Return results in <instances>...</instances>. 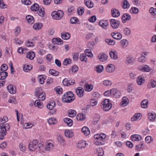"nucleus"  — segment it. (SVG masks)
Listing matches in <instances>:
<instances>
[{
  "mask_svg": "<svg viewBox=\"0 0 156 156\" xmlns=\"http://www.w3.org/2000/svg\"><path fill=\"white\" fill-rule=\"evenodd\" d=\"M144 78L142 76H140L138 77L136 79V82L137 84L139 86L142 85L145 82Z\"/></svg>",
  "mask_w": 156,
  "mask_h": 156,
  "instance_id": "13",
  "label": "nucleus"
},
{
  "mask_svg": "<svg viewBox=\"0 0 156 156\" xmlns=\"http://www.w3.org/2000/svg\"><path fill=\"white\" fill-rule=\"evenodd\" d=\"M148 101L147 100L145 99L142 101L141 102V106L143 108H147V107Z\"/></svg>",
  "mask_w": 156,
  "mask_h": 156,
  "instance_id": "48",
  "label": "nucleus"
},
{
  "mask_svg": "<svg viewBox=\"0 0 156 156\" xmlns=\"http://www.w3.org/2000/svg\"><path fill=\"white\" fill-rule=\"evenodd\" d=\"M148 119L151 122H153L155 120L156 117V115L154 113H149L148 114Z\"/></svg>",
  "mask_w": 156,
  "mask_h": 156,
  "instance_id": "42",
  "label": "nucleus"
},
{
  "mask_svg": "<svg viewBox=\"0 0 156 156\" xmlns=\"http://www.w3.org/2000/svg\"><path fill=\"white\" fill-rule=\"evenodd\" d=\"M138 70L142 72H149L151 70L150 67L147 65H142L139 66Z\"/></svg>",
  "mask_w": 156,
  "mask_h": 156,
  "instance_id": "7",
  "label": "nucleus"
},
{
  "mask_svg": "<svg viewBox=\"0 0 156 156\" xmlns=\"http://www.w3.org/2000/svg\"><path fill=\"white\" fill-rule=\"evenodd\" d=\"M141 114L140 113L136 114L131 118V120L132 121H134L140 120L141 119Z\"/></svg>",
  "mask_w": 156,
  "mask_h": 156,
  "instance_id": "44",
  "label": "nucleus"
},
{
  "mask_svg": "<svg viewBox=\"0 0 156 156\" xmlns=\"http://www.w3.org/2000/svg\"><path fill=\"white\" fill-rule=\"evenodd\" d=\"M84 88L86 91L90 92L92 90L93 86L92 84L86 83L84 85Z\"/></svg>",
  "mask_w": 156,
  "mask_h": 156,
  "instance_id": "45",
  "label": "nucleus"
},
{
  "mask_svg": "<svg viewBox=\"0 0 156 156\" xmlns=\"http://www.w3.org/2000/svg\"><path fill=\"white\" fill-rule=\"evenodd\" d=\"M75 99V97L72 92L69 91L64 94L62 98L63 102H70Z\"/></svg>",
  "mask_w": 156,
  "mask_h": 156,
  "instance_id": "1",
  "label": "nucleus"
},
{
  "mask_svg": "<svg viewBox=\"0 0 156 156\" xmlns=\"http://www.w3.org/2000/svg\"><path fill=\"white\" fill-rule=\"evenodd\" d=\"M55 102L52 101L48 103L47 105V108L50 110L53 109V108L55 106Z\"/></svg>",
  "mask_w": 156,
  "mask_h": 156,
  "instance_id": "46",
  "label": "nucleus"
},
{
  "mask_svg": "<svg viewBox=\"0 0 156 156\" xmlns=\"http://www.w3.org/2000/svg\"><path fill=\"white\" fill-rule=\"evenodd\" d=\"M103 84L105 86H110L112 84V81L109 80H105L103 81Z\"/></svg>",
  "mask_w": 156,
  "mask_h": 156,
  "instance_id": "47",
  "label": "nucleus"
},
{
  "mask_svg": "<svg viewBox=\"0 0 156 156\" xmlns=\"http://www.w3.org/2000/svg\"><path fill=\"white\" fill-rule=\"evenodd\" d=\"M46 151H50L52 150L54 146L53 142L51 140H48L45 142Z\"/></svg>",
  "mask_w": 156,
  "mask_h": 156,
  "instance_id": "8",
  "label": "nucleus"
},
{
  "mask_svg": "<svg viewBox=\"0 0 156 156\" xmlns=\"http://www.w3.org/2000/svg\"><path fill=\"white\" fill-rule=\"evenodd\" d=\"M134 61V59L133 57L129 56L126 58L125 63L127 65L133 63Z\"/></svg>",
  "mask_w": 156,
  "mask_h": 156,
  "instance_id": "35",
  "label": "nucleus"
},
{
  "mask_svg": "<svg viewBox=\"0 0 156 156\" xmlns=\"http://www.w3.org/2000/svg\"><path fill=\"white\" fill-rule=\"evenodd\" d=\"M132 140L133 142L141 140V137L138 134H134L132 135L131 137Z\"/></svg>",
  "mask_w": 156,
  "mask_h": 156,
  "instance_id": "26",
  "label": "nucleus"
},
{
  "mask_svg": "<svg viewBox=\"0 0 156 156\" xmlns=\"http://www.w3.org/2000/svg\"><path fill=\"white\" fill-rule=\"evenodd\" d=\"M36 95L38 97L39 100L43 101L46 98V94L45 93L42 91L41 88L37 87L35 90Z\"/></svg>",
  "mask_w": 156,
  "mask_h": 156,
  "instance_id": "2",
  "label": "nucleus"
},
{
  "mask_svg": "<svg viewBox=\"0 0 156 156\" xmlns=\"http://www.w3.org/2000/svg\"><path fill=\"white\" fill-rule=\"evenodd\" d=\"M129 41L127 39H122L120 41V45L122 48H125L129 45Z\"/></svg>",
  "mask_w": 156,
  "mask_h": 156,
  "instance_id": "18",
  "label": "nucleus"
},
{
  "mask_svg": "<svg viewBox=\"0 0 156 156\" xmlns=\"http://www.w3.org/2000/svg\"><path fill=\"white\" fill-rule=\"evenodd\" d=\"M81 131L85 136L89 135L90 133V129L88 127L86 126H84L82 128Z\"/></svg>",
  "mask_w": 156,
  "mask_h": 156,
  "instance_id": "29",
  "label": "nucleus"
},
{
  "mask_svg": "<svg viewBox=\"0 0 156 156\" xmlns=\"http://www.w3.org/2000/svg\"><path fill=\"white\" fill-rule=\"evenodd\" d=\"M20 150L23 152H25L26 151V147L25 145L22 143H21L20 144L19 146Z\"/></svg>",
  "mask_w": 156,
  "mask_h": 156,
  "instance_id": "60",
  "label": "nucleus"
},
{
  "mask_svg": "<svg viewBox=\"0 0 156 156\" xmlns=\"http://www.w3.org/2000/svg\"><path fill=\"white\" fill-rule=\"evenodd\" d=\"M106 71L108 73L113 72L115 70L114 66L112 64L108 65L106 67Z\"/></svg>",
  "mask_w": 156,
  "mask_h": 156,
  "instance_id": "23",
  "label": "nucleus"
},
{
  "mask_svg": "<svg viewBox=\"0 0 156 156\" xmlns=\"http://www.w3.org/2000/svg\"><path fill=\"white\" fill-rule=\"evenodd\" d=\"M80 59L82 62H87V59L86 54L84 53L81 54L80 56Z\"/></svg>",
  "mask_w": 156,
  "mask_h": 156,
  "instance_id": "51",
  "label": "nucleus"
},
{
  "mask_svg": "<svg viewBox=\"0 0 156 156\" xmlns=\"http://www.w3.org/2000/svg\"><path fill=\"white\" fill-rule=\"evenodd\" d=\"M129 100L126 97H124L122 99V100L119 105L121 107H124L126 106L129 103Z\"/></svg>",
  "mask_w": 156,
  "mask_h": 156,
  "instance_id": "10",
  "label": "nucleus"
},
{
  "mask_svg": "<svg viewBox=\"0 0 156 156\" xmlns=\"http://www.w3.org/2000/svg\"><path fill=\"white\" fill-rule=\"evenodd\" d=\"M38 78L40 83L43 84L44 83V80L46 79V77L44 75H39L38 76Z\"/></svg>",
  "mask_w": 156,
  "mask_h": 156,
  "instance_id": "37",
  "label": "nucleus"
},
{
  "mask_svg": "<svg viewBox=\"0 0 156 156\" xmlns=\"http://www.w3.org/2000/svg\"><path fill=\"white\" fill-rule=\"evenodd\" d=\"M49 73L51 75L57 76L58 75L59 73L58 72L53 69H50L49 71Z\"/></svg>",
  "mask_w": 156,
  "mask_h": 156,
  "instance_id": "62",
  "label": "nucleus"
},
{
  "mask_svg": "<svg viewBox=\"0 0 156 156\" xmlns=\"http://www.w3.org/2000/svg\"><path fill=\"white\" fill-rule=\"evenodd\" d=\"M58 140L61 145L63 147H65L66 145L68 146L70 145V143H69L67 144H66L65 140L64 139V138L61 136H59L58 137Z\"/></svg>",
  "mask_w": 156,
  "mask_h": 156,
  "instance_id": "16",
  "label": "nucleus"
},
{
  "mask_svg": "<svg viewBox=\"0 0 156 156\" xmlns=\"http://www.w3.org/2000/svg\"><path fill=\"white\" fill-rule=\"evenodd\" d=\"M110 22L112 27L114 29L118 28L120 24V22L118 20L114 19H111Z\"/></svg>",
  "mask_w": 156,
  "mask_h": 156,
  "instance_id": "9",
  "label": "nucleus"
},
{
  "mask_svg": "<svg viewBox=\"0 0 156 156\" xmlns=\"http://www.w3.org/2000/svg\"><path fill=\"white\" fill-rule=\"evenodd\" d=\"M86 115L82 113L78 114L76 116V119L78 121H83L86 119Z\"/></svg>",
  "mask_w": 156,
  "mask_h": 156,
  "instance_id": "31",
  "label": "nucleus"
},
{
  "mask_svg": "<svg viewBox=\"0 0 156 156\" xmlns=\"http://www.w3.org/2000/svg\"><path fill=\"white\" fill-rule=\"evenodd\" d=\"M39 5L35 3L31 6L30 9L32 11H36L39 9Z\"/></svg>",
  "mask_w": 156,
  "mask_h": 156,
  "instance_id": "54",
  "label": "nucleus"
},
{
  "mask_svg": "<svg viewBox=\"0 0 156 156\" xmlns=\"http://www.w3.org/2000/svg\"><path fill=\"white\" fill-rule=\"evenodd\" d=\"M48 122L50 125H52L56 124L57 122V121L55 118L51 117L48 119Z\"/></svg>",
  "mask_w": 156,
  "mask_h": 156,
  "instance_id": "39",
  "label": "nucleus"
},
{
  "mask_svg": "<svg viewBox=\"0 0 156 156\" xmlns=\"http://www.w3.org/2000/svg\"><path fill=\"white\" fill-rule=\"evenodd\" d=\"M64 133L65 136L69 138H72L73 136V133L71 130H66L65 131Z\"/></svg>",
  "mask_w": 156,
  "mask_h": 156,
  "instance_id": "28",
  "label": "nucleus"
},
{
  "mask_svg": "<svg viewBox=\"0 0 156 156\" xmlns=\"http://www.w3.org/2000/svg\"><path fill=\"white\" fill-rule=\"evenodd\" d=\"M111 14L114 17H117L120 15V12L119 10L115 8H112L111 9Z\"/></svg>",
  "mask_w": 156,
  "mask_h": 156,
  "instance_id": "15",
  "label": "nucleus"
},
{
  "mask_svg": "<svg viewBox=\"0 0 156 156\" xmlns=\"http://www.w3.org/2000/svg\"><path fill=\"white\" fill-rule=\"evenodd\" d=\"M148 54V52L147 51L142 52L140 54V57L138 58V61L140 62L144 63L146 61V57L145 55H147Z\"/></svg>",
  "mask_w": 156,
  "mask_h": 156,
  "instance_id": "11",
  "label": "nucleus"
},
{
  "mask_svg": "<svg viewBox=\"0 0 156 156\" xmlns=\"http://www.w3.org/2000/svg\"><path fill=\"white\" fill-rule=\"evenodd\" d=\"M10 128V126L8 124H5L0 125V140H3L6 133V129H8Z\"/></svg>",
  "mask_w": 156,
  "mask_h": 156,
  "instance_id": "4",
  "label": "nucleus"
},
{
  "mask_svg": "<svg viewBox=\"0 0 156 156\" xmlns=\"http://www.w3.org/2000/svg\"><path fill=\"white\" fill-rule=\"evenodd\" d=\"M62 37L64 40H68L70 37V34L68 33H63L62 34Z\"/></svg>",
  "mask_w": 156,
  "mask_h": 156,
  "instance_id": "53",
  "label": "nucleus"
},
{
  "mask_svg": "<svg viewBox=\"0 0 156 156\" xmlns=\"http://www.w3.org/2000/svg\"><path fill=\"white\" fill-rule=\"evenodd\" d=\"M108 56L105 53H101L99 54L98 56V58L101 61L104 62L108 58Z\"/></svg>",
  "mask_w": 156,
  "mask_h": 156,
  "instance_id": "22",
  "label": "nucleus"
},
{
  "mask_svg": "<svg viewBox=\"0 0 156 156\" xmlns=\"http://www.w3.org/2000/svg\"><path fill=\"white\" fill-rule=\"evenodd\" d=\"M109 55L111 58L113 59L116 60L117 59V53L115 50H111L109 52Z\"/></svg>",
  "mask_w": 156,
  "mask_h": 156,
  "instance_id": "33",
  "label": "nucleus"
},
{
  "mask_svg": "<svg viewBox=\"0 0 156 156\" xmlns=\"http://www.w3.org/2000/svg\"><path fill=\"white\" fill-rule=\"evenodd\" d=\"M62 83L64 85L69 86L74 84L75 83V81L74 80H68L66 79H65L63 80Z\"/></svg>",
  "mask_w": 156,
  "mask_h": 156,
  "instance_id": "14",
  "label": "nucleus"
},
{
  "mask_svg": "<svg viewBox=\"0 0 156 156\" xmlns=\"http://www.w3.org/2000/svg\"><path fill=\"white\" fill-rule=\"evenodd\" d=\"M15 112L16 113V115L17 117V120L18 121H19L20 119H23V116L22 114L21 113H19L17 110L16 109L15 110Z\"/></svg>",
  "mask_w": 156,
  "mask_h": 156,
  "instance_id": "57",
  "label": "nucleus"
},
{
  "mask_svg": "<svg viewBox=\"0 0 156 156\" xmlns=\"http://www.w3.org/2000/svg\"><path fill=\"white\" fill-rule=\"evenodd\" d=\"M64 121L69 126H71L73 125L72 121L69 118H65L64 119Z\"/></svg>",
  "mask_w": 156,
  "mask_h": 156,
  "instance_id": "50",
  "label": "nucleus"
},
{
  "mask_svg": "<svg viewBox=\"0 0 156 156\" xmlns=\"http://www.w3.org/2000/svg\"><path fill=\"white\" fill-rule=\"evenodd\" d=\"M129 4L126 0H124L122 3V7L123 9L128 8L129 7Z\"/></svg>",
  "mask_w": 156,
  "mask_h": 156,
  "instance_id": "56",
  "label": "nucleus"
},
{
  "mask_svg": "<svg viewBox=\"0 0 156 156\" xmlns=\"http://www.w3.org/2000/svg\"><path fill=\"white\" fill-rule=\"evenodd\" d=\"M38 140H35L30 142L28 145V148L30 151H34L38 148Z\"/></svg>",
  "mask_w": 156,
  "mask_h": 156,
  "instance_id": "6",
  "label": "nucleus"
},
{
  "mask_svg": "<svg viewBox=\"0 0 156 156\" xmlns=\"http://www.w3.org/2000/svg\"><path fill=\"white\" fill-rule=\"evenodd\" d=\"M123 32V34L126 36H129L131 34V30L130 29L127 27H125L124 28Z\"/></svg>",
  "mask_w": 156,
  "mask_h": 156,
  "instance_id": "49",
  "label": "nucleus"
},
{
  "mask_svg": "<svg viewBox=\"0 0 156 156\" xmlns=\"http://www.w3.org/2000/svg\"><path fill=\"white\" fill-rule=\"evenodd\" d=\"M111 36L114 39L117 40H120L122 38V34L119 32H113L111 34Z\"/></svg>",
  "mask_w": 156,
  "mask_h": 156,
  "instance_id": "19",
  "label": "nucleus"
},
{
  "mask_svg": "<svg viewBox=\"0 0 156 156\" xmlns=\"http://www.w3.org/2000/svg\"><path fill=\"white\" fill-rule=\"evenodd\" d=\"M99 25L102 28L105 29L108 26V23L107 20H102L99 22Z\"/></svg>",
  "mask_w": 156,
  "mask_h": 156,
  "instance_id": "20",
  "label": "nucleus"
},
{
  "mask_svg": "<svg viewBox=\"0 0 156 156\" xmlns=\"http://www.w3.org/2000/svg\"><path fill=\"white\" fill-rule=\"evenodd\" d=\"M38 147L39 151L40 152H45L46 151V147L43 143H40L38 144Z\"/></svg>",
  "mask_w": 156,
  "mask_h": 156,
  "instance_id": "25",
  "label": "nucleus"
},
{
  "mask_svg": "<svg viewBox=\"0 0 156 156\" xmlns=\"http://www.w3.org/2000/svg\"><path fill=\"white\" fill-rule=\"evenodd\" d=\"M68 113L69 116L70 117H75L76 114V111L72 109H69L68 111Z\"/></svg>",
  "mask_w": 156,
  "mask_h": 156,
  "instance_id": "43",
  "label": "nucleus"
},
{
  "mask_svg": "<svg viewBox=\"0 0 156 156\" xmlns=\"http://www.w3.org/2000/svg\"><path fill=\"white\" fill-rule=\"evenodd\" d=\"M27 20L29 23L31 24L34 22V17L30 16L28 15L26 16Z\"/></svg>",
  "mask_w": 156,
  "mask_h": 156,
  "instance_id": "52",
  "label": "nucleus"
},
{
  "mask_svg": "<svg viewBox=\"0 0 156 156\" xmlns=\"http://www.w3.org/2000/svg\"><path fill=\"white\" fill-rule=\"evenodd\" d=\"M149 88H154L156 86V81L153 79H151L147 85Z\"/></svg>",
  "mask_w": 156,
  "mask_h": 156,
  "instance_id": "30",
  "label": "nucleus"
},
{
  "mask_svg": "<svg viewBox=\"0 0 156 156\" xmlns=\"http://www.w3.org/2000/svg\"><path fill=\"white\" fill-rule=\"evenodd\" d=\"M130 12L134 14H137L138 13L139 9H138L135 7H132L130 9Z\"/></svg>",
  "mask_w": 156,
  "mask_h": 156,
  "instance_id": "63",
  "label": "nucleus"
},
{
  "mask_svg": "<svg viewBox=\"0 0 156 156\" xmlns=\"http://www.w3.org/2000/svg\"><path fill=\"white\" fill-rule=\"evenodd\" d=\"M34 125L30 123L26 122L24 124L23 128L25 129H29L32 127Z\"/></svg>",
  "mask_w": 156,
  "mask_h": 156,
  "instance_id": "58",
  "label": "nucleus"
},
{
  "mask_svg": "<svg viewBox=\"0 0 156 156\" xmlns=\"http://www.w3.org/2000/svg\"><path fill=\"white\" fill-rule=\"evenodd\" d=\"M32 68L31 65H29L25 64L23 68V70L26 72H28Z\"/></svg>",
  "mask_w": 156,
  "mask_h": 156,
  "instance_id": "55",
  "label": "nucleus"
},
{
  "mask_svg": "<svg viewBox=\"0 0 156 156\" xmlns=\"http://www.w3.org/2000/svg\"><path fill=\"white\" fill-rule=\"evenodd\" d=\"M131 18V16L127 13L124 14L122 16V22L125 23L126 21L129 20Z\"/></svg>",
  "mask_w": 156,
  "mask_h": 156,
  "instance_id": "32",
  "label": "nucleus"
},
{
  "mask_svg": "<svg viewBox=\"0 0 156 156\" xmlns=\"http://www.w3.org/2000/svg\"><path fill=\"white\" fill-rule=\"evenodd\" d=\"M101 108L105 111H109L112 108V104L110 102L109 100L105 99L101 104Z\"/></svg>",
  "mask_w": 156,
  "mask_h": 156,
  "instance_id": "3",
  "label": "nucleus"
},
{
  "mask_svg": "<svg viewBox=\"0 0 156 156\" xmlns=\"http://www.w3.org/2000/svg\"><path fill=\"white\" fill-rule=\"evenodd\" d=\"M63 15V12L61 10H58L57 11H54L51 14V16L52 18L54 20H59Z\"/></svg>",
  "mask_w": 156,
  "mask_h": 156,
  "instance_id": "5",
  "label": "nucleus"
},
{
  "mask_svg": "<svg viewBox=\"0 0 156 156\" xmlns=\"http://www.w3.org/2000/svg\"><path fill=\"white\" fill-rule=\"evenodd\" d=\"M41 100H37L34 102V105L36 107H37L38 108H42L43 107V104L42 102L40 101Z\"/></svg>",
  "mask_w": 156,
  "mask_h": 156,
  "instance_id": "40",
  "label": "nucleus"
},
{
  "mask_svg": "<svg viewBox=\"0 0 156 156\" xmlns=\"http://www.w3.org/2000/svg\"><path fill=\"white\" fill-rule=\"evenodd\" d=\"M79 20L76 17H72L70 20V23L72 24H74L79 22Z\"/></svg>",
  "mask_w": 156,
  "mask_h": 156,
  "instance_id": "64",
  "label": "nucleus"
},
{
  "mask_svg": "<svg viewBox=\"0 0 156 156\" xmlns=\"http://www.w3.org/2000/svg\"><path fill=\"white\" fill-rule=\"evenodd\" d=\"M8 73L6 72H0V80H4L7 76Z\"/></svg>",
  "mask_w": 156,
  "mask_h": 156,
  "instance_id": "59",
  "label": "nucleus"
},
{
  "mask_svg": "<svg viewBox=\"0 0 156 156\" xmlns=\"http://www.w3.org/2000/svg\"><path fill=\"white\" fill-rule=\"evenodd\" d=\"M105 41L107 44L110 45H114L115 43L114 41L109 39H106Z\"/></svg>",
  "mask_w": 156,
  "mask_h": 156,
  "instance_id": "61",
  "label": "nucleus"
},
{
  "mask_svg": "<svg viewBox=\"0 0 156 156\" xmlns=\"http://www.w3.org/2000/svg\"><path fill=\"white\" fill-rule=\"evenodd\" d=\"M112 94L116 98H118L121 96L120 92L116 88L112 89Z\"/></svg>",
  "mask_w": 156,
  "mask_h": 156,
  "instance_id": "27",
  "label": "nucleus"
},
{
  "mask_svg": "<svg viewBox=\"0 0 156 156\" xmlns=\"http://www.w3.org/2000/svg\"><path fill=\"white\" fill-rule=\"evenodd\" d=\"M43 27V24L41 23H36L33 25V28L35 30L37 31L41 30Z\"/></svg>",
  "mask_w": 156,
  "mask_h": 156,
  "instance_id": "21",
  "label": "nucleus"
},
{
  "mask_svg": "<svg viewBox=\"0 0 156 156\" xmlns=\"http://www.w3.org/2000/svg\"><path fill=\"white\" fill-rule=\"evenodd\" d=\"M87 144L86 141L83 140H81L78 141L77 143V147L79 149L84 148Z\"/></svg>",
  "mask_w": 156,
  "mask_h": 156,
  "instance_id": "17",
  "label": "nucleus"
},
{
  "mask_svg": "<svg viewBox=\"0 0 156 156\" xmlns=\"http://www.w3.org/2000/svg\"><path fill=\"white\" fill-rule=\"evenodd\" d=\"M52 42L55 44H63V41L60 38H53L52 40Z\"/></svg>",
  "mask_w": 156,
  "mask_h": 156,
  "instance_id": "36",
  "label": "nucleus"
},
{
  "mask_svg": "<svg viewBox=\"0 0 156 156\" xmlns=\"http://www.w3.org/2000/svg\"><path fill=\"white\" fill-rule=\"evenodd\" d=\"M84 3L89 8H92L94 3L91 0H85Z\"/></svg>",
  "mask_w": 156,
  "mask_h": 156,
  "instance_id": "41",
  "label": "nucleus"
},
{
  "mask_svg": "<svg viewBox=\"0 0 156 156\" xmlns=\"http://www.w3.org/2000/svg\"><path fill=\"white\" fill-rule=\"evenodd\" d=\"M35 56V53L33 51H30L27 54L26 57L30 60H33Z\"/></svg>",
  "mask_w": 156,
  "mask_h": 156,
  "instance_id": "38",
  "label": "nucleus"
},
{
  "mask_svg": "<svg viewBox=\"0 0 156 156\" xmlns=\"http://www.w3.org/2000/svg\"><path fill=\"white\" fill-rule=\"evenodd\" d=\"M8 90L11 94H14L16 92V87L11 84L9 85L7 87Z\"/></svg>",
  "mask_w": 156,
  "mask_h": 156,
  "instance_id": "12",
  "label": "nucleus"
},
{
  "mask_svg": "<svg viewBox=\"0 0 156 156\" xmlns=\"http://www.w3.org/2000/svg\"><path fill=\"white\" fill-rule=\"evenodd\" d=\"M84 89L81 87H78L76 89V92L77 95L80 97H82L83 96Z\"/></svg>",
  "mask_w": 156,
  "mask_h": 156,
  "instance_id": "24",
  "label": "nucleus"
},
{
  "mask_svg": "<svg viewBox=\"0 0 156 156\" xmlns=\"http://www.w3.org/2000/svg\"><path fill=\"white\" fill-rule=\"evenodd\" d=\"M94 69L98 73H101L104 70V67L101 65H98L95 67Z\"/></svg>",
  "mask_w": 156,
  "mask_h": 156,
  "instance_id": "34",
  "label": "nucleus"
}]
</instances>
